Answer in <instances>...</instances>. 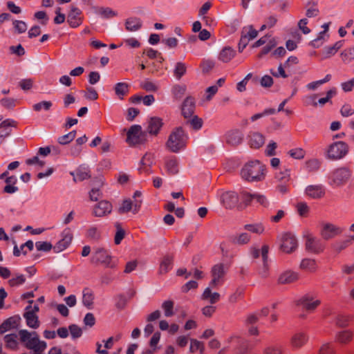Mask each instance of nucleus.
Masks as SVG:
<instances>
[{"mask_svg":"<svg viewBox=\"0 0 354 354\" xmlns=\"http://www.w3.org/2000/svg\"><path fill=\"white\" fill-rule=\"evenodd\" d=\"M262 354H283V350L281 345L270 344L263 348Z\"/></svg>","mask_w":354,"mask_h":354,"instance_id":"obj_41","label":"nucleus"},{"mask_svg":"<svg viewBox=\"0 0 354 354\" xmlns=\"http://www.w3.org/2000/svg\"><path fill=\"white\" fill-rule=\"evenodd\" d=\"M244 295V289L243 288H238L234 293H232L228 299L231 304H235L240 299H243Z\"/></svg>","mask_w":354,"mask_h":354,"instance_id":"obj_53","label":"nucleus"},{"mask_svg":"<svg viewBox=\"0 0 354 354\" xmlns=\"http://www.w3.org/2000/svg\"><path fill=\"white\" fill-rule=\"evenodd\" d=\"M245 230L252 233L261 234L264 232V226L262 223L247 224L244 226Z\"/></svg>","mask_w":354,"mask_h":354,"instance_id":"obj_50","label":"nucleus"},{"mask_svg":"<svg viewBox=\"0 0 354 354\" xmlns=\"http://www.w3.org/2000/svg\"><path fill=\"white\" fill-rule=\"evenodd\" d=\"M354 338V332L351 329H346L338 331L335 336V341L340 344L346 345L350 344Z\"/></svg>","mask_w":354,"mask_h":354,"instance_id":"obj_23","label":"nucleus"},{"mask_svg":"<svg viewBox=\"0 0 354 354\" xmlns=\"http://www.w3.org/2000/svg\"><path fill=\"white\" fill-rule=\"evenodd\" d=\"M197 350H198L200 351L201 354H204V351H205L204 343L202 342H200L196 339H190L189 351L191 353H194Z\"/></svg>","mask_w":354,"mask_h":354,"instance_id":"obj_45","label":"nucleus"},{"mask_svg":"<svg viewBox=\"0 0 354 354\" xmlns=\"http://www.w3.org/2000/svg\"><path fill=\"white\" fill-rule=\"evenodd\" d=\"M352 171L347 167H339L331 172L329 176L330 183L339 187L345 185L351 176Z\"/></svg>","mask_w":354,"mask_h":354,"instance_id":"obj_5","label":"nucleus"},{"mask_svg":"<svg viewBox=\"0 0 354 354\" xmlns=\"http://www.w3.org/2000/svg\"><path fill=\"white\" fill-rule=\"evenodd\" d=\"M165 167L169 173L176 174L178 171L176 157L168 158L165 160Z\"/></svg>","mask_w":354,"mask_h":354,"instance_id":"obj_39","label":"nucleus"},{"mask_svg":"<svg viewBox=\"0 0 354 354\" xmlns=\"http://www.w3.org/2000/svg\"><path fill=\"white\" fill-rule=\"evenodd\" d=\"M343 230L332 223H324L322 225L320 234L324 240H329L342 233Z\"/></svg>","mask_w":354,"mask_h":354,"instance_id":"obj_14","label":"nucleus"},{"mask_svg":"<svg viewBox=\"0 0 354 354\" xmlns=\"http://www.w3.org/2000/svg\"><path fill=\"white\" fill-rule=\"evenodd\" d=\"M93 292L88 289L84 288L82 292V304L88 309H92L93 308V300H94Z\"/></svg>","mask_w":354,"mask_h":354,"instance_id":"obj_36","label":"nucleus"},{"mask_svg":"<svg viewBox=\"0 0 354 354\" xmlns=\"http://www.w3.org/2000/svg\"><path fill=\"white\" fill-rule=\"evenodd\" d=\"M288 154L295 159H302L306 155L305 151L301 148H295L290 150Z\"/></svg>","mask_w":354,"mask_h":354,"instance_id":"obj_63","label":"nucleus"},{"mask_svg":"<svg viewBox=\"0 0 354 354\" xmlns=\"http://www.w3.org/2000/svg\"><path fill=\"white\" fill-rule=\"evenodd\" d=\"M112 204L108 201H101L96 204L93 209V214L97 217L106 216L112 212Z\"/></svg>","mask_w":354,"mask_h":354,"instance_id":"obj_17","label":"nucleus"},{"mask_svg":"<svg viewBox=\"0 0 354 354\" xmlns=\"http://www.w3.org/2000/svg\"><path fill=\"white\" fill-rule=\"evenodd\" d=\"M125 27L129 31H136L141 27L140 20L138 18H129L126 21Z\"/></svg>","mask_w":354,"mask_h":354,"instance_id":"obj_38","label":"nucleus"},{"mask_svg":"<svg viewBox=\"0 0 354 354\" xmlns=\"http://www.w3.org/2000/svg\"><path fill=\"white\" fill-rule=\"evenodd\" d=\"M306 194L314 199H318L324 197L325 195V189L322 185H308L306 188Z\"/></svg>","mask_w":354,"mask_h":354,"instance_id":"obj_29","label":"nucleus"},{"mask_svg":"<svg viewBox=\"0 0 354 354\" xmlns=\"http://www.w3.org/2000/svg\"><path fill=\"white\" fill-rule=\"evenodd\" d=\"M187 71V66L183 62H177L174 71V76L180 80Z\"/></svg>","mask_w":354,"mask_h":354,"instance_id":"obj_51","label":"nucleus"},{"mask_svg":"<svg viewBox=\"0 0 354 354\" xmlns=\"http://www.w3.org/2000/svg\"><path fill=\"white\" fill-rule=\"evenodd\" d=\"M6 186L3 187V192L6 194H12L18 192L19 188L16 185L17 178L15 176H10L5 178Z\"/></svg>","mask_w":354,"mask_h":354,"instance_id":"obj_33","label":"nucleus"},{"mask_svg":"<svg viewBox=\"0 0 354 354\" xmlns=\"http://www.w3.org/2000/svg\"><path fill=\"white\" fill-rule=\"evenodd\" d=\"M147 133L155 134V118L151 117L146 131H142L140 125H132L127 133L126 142L129 146H136L144 143L147 140Z\"/></svg>","mask_w":354,"mask_h":354,"instance_id":"obj_1","label":"nucleus"},{"mask_svg":"<svg viewBox=\"0 0 354 354\" xmlns=\"http://www.w3.org/2000/svg\"><path fill=\"white\" fill-rule=\"evenodd\" d=\"M259 319V313H250L246 315L244 324L245 326H254V324L258 322Z\"/></svg>","mask_w":354,"mask_h":354,"instance_id":"obj_57","label":"nucleus"},{"mask_svg":"<svg viewBox=\"0 0 354 354\" xmlns=\"http://www.w3.org/2000/svg\"><path fill=\"white\" fill-rule=\"evenodd\" d=\"M115 227L117 230L114 237V242L116 245H119L122 240L124 238L125 232L119 223H116L115 224Z\"/></svg>","mask_w":354,"mask_h":354,"instance_id":"obj_52","label":"nucleus"},{"mask_svg":"<svg viewBox=\"0 0 354 354\" xmlns=\"http://www.w3.org/2000/svg\"><path fill=\"white\" fill-rule=\"evenodd\" d=\"M155 156L153 153H147L142 157L141 160V166L139 168L140 173L145 174H152L153 171Z\"/></svg>","mask_w":354,"mask_h":354,"instance_id":"obj_18","label":"nucleus"},{"mask_svg":"<svg viewBox=\"0 0 354 354\" xmlns=\"http://www.w3.org/2000/svg\"><path fill=\"white\" fill-rule=\"evenodd\" d=\"M342 60L344 63H348L353 59H354V46L345 49L341 53Z\"/></svg>","mask_w":354,"mask_h":354,"instance_id":"obj_54","label":"nucleus"},{"mask_svg":"<svg viewBox=\"0 0 354 354\" xmlns=\"http://www.w3.org/2000/svg\"><path fill=\"white\" fill-rule=\"evenodd\" d=\"M73 235L70 229L64 230L62 232V239L55 244L54 250L57 252L65 250L71 243Z\"/></svg>","mask_w":354,"mask_h":354,"instance_id":"obj_27","label":"nucleus"},{"mask_svg":"<svg viewBox=\"0 0 354 354\" xmlns=\"http://www.w3.org/2000/svg\"><path fill=\"white\" fill-rule=\"evenodd\" d=\"M147 322H149L144 329V335L148 337L151 335L155 330V326L151 322L155 321V312H152L147 319Z\"/></svg>","mask_w":354,"mask_h":354,"instance_id":"obj_42","label":"nucleus"},{"mask_svg":"<svg viewBox=\"0 0 354 354\" xmlns=\"http://www.w3.org/2000/svg\"><path fill=\"white\" fill-rule=\"evenodd\" d=\"M306 168L310 172L316 171L320 167V162L317 159H311L306 162Z\"/></svg>","mask_w":354,"mask_h":354,"instance_id":"obj_59","label":"nucleus"},{"mask_svg":"<svg viewBox=\"0 0 354 354\" xmlns=\"http://www.w3.org/2000/svg\"><path fill=\"white\" fill-rule=\"evenodd\" d=\"M96 13L105 19L112 18L117 15V13L110 8H99L97 9Z\"/></svg>","mask_w":354,"mask_h":354,"instance_id":"obj_47","label":"nucleus"},{"mask_svg":"<svg viewBox=\"0 0 354 354\" xmlns=\"http://www.w3.org/2000/svg\"><path fill=\"white\" fill-rule=\"evenodd\" d=\"M90 171L88 167H80L76 170L75 176H74V180L82 181L90 178Z\"/></svg>","mask_w":354,"mask_h":354,"instance_id":"obj_40","label":"nucleus"},{"mask_svg":"<svg viewBox=\"0 0 354 354\" xmlns=\"http://www.w3.org/2000/svg\"><path fill=\"white\" fill-rule=\"evenodd\" d=\"M221 203L225 209L237 208L239 209V196L232 191L225 192L221 196Z\"/></svg>","mask_w":354,"mask_h":354,"instance_id":"obj_10","label":"nucleus"},{"mask_svg":"<svg viewBox=\"0 0 354 354\" xmlns=\"http://www.w3.org/2000/svg\"><path fill=\"white\" fill-rule=\"evenodd\" d=\"M239 209H243L247 206L250 205L251 203L255 199V194H251L246 190H242L239 194Z\"/></svg>","mask_w":354,"mask_h":354,"instance_id":"obj_32","label":"nucleus"},{"mask_svg":"<svg viewBox=\"0 0 354 354\" xmlns=\"http://www.w3.org/2000/svg\"><path fill=\"white\" fill-rule=\"evenodd\" d=\"M68 330L73 339L79 338L82 335V328L76 324H71L68 327Z\"/></svg>","mask_w":354,"mask_h":354,"instance_id":"obj_64","label":"nucleus"},{"mask_svg":"<svg viewBox=\"0 0 354 354\" xmlns=\"http://www.w3.org/2000/svg\"><path fill=\"white\" fill-rule=\"evenodd\" d=\"M220 294L218 292H212L210 287L206 288L201 295V299L203 300H207L211 304L217 303L220 300Z\"/></svg>","mask_w":354,"mask_h":354,"instance_id":"obj_35","label":"nucleus"},{"mask_svg":"<svg viewBox=\"0 0 354 354\" xmlns=\"http://www.w3.org/2000/svg\"><path fill=\"white\" fill-rule=\"evenodd\" d=\"M19 340L21 343L28 350L34 352H44L47 344L39 339V335L36 331H28L25 329L19 330Z\"/></svg>","mask_w":354,"mask_h":354,"instance_id":"obj_3","label":"nucleus"},{"mask_svg":"<svg viewBox=\"0 0 354 354\" xmlns=\"http://www.w3.org/2000/svg\"><path fill=\"white\" fill-rule=\"evenodd\" d=\"M114 91L115 94L121 99L128 93L129 84L124 82H119L115 85Z\"/></svg>","mask_w":354,"mask_h":354,"instance_id":"obj_43","label":"nucleus"},{"mask_svg":"<svg viewBox=\"0 0 354 354\" xmlns=\"http://www.w3.org/2000/svg\"><path fill=\"white\" fill-rule=\"evenodd\" d=\"M269 247L264 245L261 248V264L257 268V272L260 277L268 278L270 275V265L268 263Z\"/></svg>","mask_w":354,"mask_h":354,"instance_id":"obj_11","label":"nucleus"},{"mask_svg":"<svg viewBox=\"0 0 354 354\" xmlns=\"http://www.w3.org/2000/svg\"><path fill=\"white\" fill-rule=\"evenodd\" d=\"M91 263L93 265H102L105 267H113L112 257L109 252L103 248L94 249L91 257Z\"/></svg>","mask_w":354,"mask_h":354,"instance_id":"obj_6","label":"nucleus"},{"mask_svg":"<svg viewBox=\"0 0 354 354\" xmlns=\"http://www.w3.org/2000/svg\"><path fill=\"white\" fill-rule=\"evenodd\" d=\"M241 176L248 182L261 181L265 178L266 167L259 160H251L244 165Z\"/></svg>","mask_w":354,"mask_h":354,"instance_id":"obj_2","label":"nucleus"},{"mask_svg":"<svg viewBox=\"0 0 354 354\" xmlns=\"http://www.w3.org/2000/svg\"><path fill=\"white\" fill-rule=\"evenodd\" d=\"M53 106V103L50 101H41L39 103L35 104L32 106V109L35 111H40L41 109L48 111Z\"/></svg>","mask_w":354,"mask_h":354,"instance_id":"obj_58","label":"nucleus"},{"mask_svg":"<svg viewBox=\"0 0 354 354\" xmlns=\"http://www.w3.org/2000/svg\"><path fill=\"white\" fill-rule=\"evenodd\" d=\"M276 178L281 183H288L290 179V171L285 169L276 174Z\"/></svg>","mask_w":354,"mask_h":354,"instance_id":"obj_61","label":"nucleus"},{"mask_svg":"<svg viewBox=\"0 0 354 354\" xmlns=\"http://www.w3.org/2000/svg\"><path fill=\"white\" fill-rule=\"evenodd\" d=\"M142 203V200L140 199H133V201L125 199L119 207L118 212L120 214H124L131 211L134 214H137L140 210Z\"/></svg>","mask_w":354,"mask_h":354,"instance_id":"obj_15","label":"nucleus"},{"mask_svg":"<svg viewBox=\"0 0 354 354\" xmlns=\"http://www.w3.org/2000/svg\"><path fill=\"white\" fill-rule=\"evenodd\" d=\"M297 306H301L305 310L313 313L321 304V301L317 299L312 294H306L295 301Z\"/></svg>","mask_w":354,"mask_h":354,"instance_id":"obj_8","label":"nucleus"},{"mask_svg":"<svg viewBox=\"0 0 354 354\" xmlns=\"http://www.w3.org/2000/svg\"><path fill=\"white\" fill-rule=\"evenodd\" d=\"M16 126L17 122L10 119H6L0 124V144L3 143L6 138L11 134L10 127H15Z\"/></svg>","mask_w":354,"mask_h":354,"instance_id":"obj_24","label":"nucleus"},{"mask_svg":"<svg viewBox=\"0 0 354 354\" xmlns=\"http://www.w3.org/2000/svg\"><path fill=\"white\" fill-rule=\"evenodd\" d=\"M299 279L297 272L291 270H286L281 273L278 278L279 284H288L297 281Z\"/></svg>","mask_w":354,"mask_h":354,"instance_id":"obj_30","label":"nucleus"},{"mask_svg":"<svg viewBox=\"0 0 354 354\" xmlns=\"http://www.w3.org/2000/svg\"><path fill=\"white\" fill-rule=\"evenodd\" d=\"M306 249L312 253L319 254L324 250V245L320 239L311 234L306 236Z\"/></svg>","mask_w":354,"mask_h":354,"instance_id":"obj_16","label":"nucleus"},{"mask_svg":"<svg viewBox=\"0 0 354 354\" xmlns=\"http://www.w3.org/2000/svg\"><path fill=\"white\" fill-rule=\"evenodd\" d=\"M349 245H351V239H346L333 243L332 244V248L334 251L339 253L346 248Z\"/></svg>","mask_w":354,"mask_h":354,"instance_id":"obj_49","label":"nucleus"},{"mask_svg":"<svg viewBox=\"0 0 354 354\" xmlns=\"http://www.w3.org/2000/svg\"><path fill=\"white\" fill-rule=\"evenodd\" d=\"M26 324L30 328L36 329L39 326L38 316L30 311H26L24 314Z\"/></svg>","mask_w":354,"mask_h":354,"instance_id":"obj_37","label":"nucleus"},{"mask_svg":"<svg viewBox=\"0 0 354 354\" xmlns=\"http://www.w3.org/2000/svg\"><path fill=\"white\" fill-rule=\"evenodd\" d=\"M195 109L194 99L192 97H187L182 105V114L185 118L191 117Z\"/></svg>","mask_w":354,"mask_h":354,"instance_id":"obj_31","label":"nucleus"},{"mask_svg":"<svg viewBox=\"0 0 354 354\" xmlns=\"http://www.w3.org/2000/svg\"><path fill=\"white\" fill-rule=\"evenodd\" d=\"M187 140V136L183 128L177 127L170 134L167 147L171 151L177 153L185 147Z\"/></svg>","mask_w":354,"mask_h":354,"instance_id":"obj_4","label":"nucleus"},{"mask_svg":"<svg viewBox=\"0 0 354 354\" xmlns=\"http://www.w3.org/2000/svg\"><path fill=\"white\" fill-rule=\"evenodd\" d=\"M319 354H335V348L332 343L323 344L319 349Z\"/></svg>","mask_w":354,"mask_h":354,"instance_id":"obj_56","label":"nucleus"},{"mask_svg":"<svg viewBox=\"0 0 354 354\" xmlns=\"http://www.w3.org/2000/svg\"><path fill=\"white\" fill-rule=\"evenodd\" d=\"M174 303L171 300H167L163 302L162 304V308L165 317H169L174 315Z\"/></svg>","mask_w":354,"mask_h":354,"instance_id":"obj_48","label":"nucleus"},{"mask_svg":"<svg viewBox=\"0 0 354 354\" xmlns=\"http://www.w3.org/2000/svg\"><path fill=\"white\" fill-rule=\"evenodd\" d=\"M76 136V131H72L69 132L68 133L58 138L57 142L60 145H66L70 143L71 141H73Z\"/></svg>","mask_w":354,"mask_h":354,"instance_id":"obj_55","label":"nucleus"},{"mask_svg":"<svg viewBox=\"0 0 354 354\" xmlns=\"http://www.w3.org/2000/svg\"><path fill=\"white\" fill-rule=\"evenodd\" d=\"M243 140V134L238 129L231 130L225 134V140L228 145L237 146Z\"/></svg>","mask_w":354,"mask_h":354,"instance_id":"obj_28","label":"nucleus"},{"mask_svg":"<svg viewBox=\"0 0 354 354\" xmlns=\"http://www.w3.org/2000/svg\"><path fill=\"white\" fill-rule=\"evenodd\" d=\"M174 259V253L165 254L160 260V265L158 268V274L164 275L167 274L173 268Z\"/></svg>","mask_w":354,"mask_h":354,"instance_id":"obj_19","label":"nucleus"},{"mask_svg":"<svg viewBox=\"0 0 354 354\" xmlns=\"http://www.w3.org/2000/svg\"><path fill=\"white\" fill-rule=\"evenodd\" d=\"M300 268L309 272H314L316 270V262L314 259H304L300 263Z\"/></svg>","mask_w":354,"mask_h":354,"instance_id":"obj_44","label":"nucleus"},{"mask_svg":"<svg viewBox=\"0 0 354 354\" xmlns=\"http://www.w3.org/2000/svg\"><path fill=\"white\" fill-rule=\"evenodd\" d=\"M308 335L305 332H297L290 338V344L293 350H297L303 347L308 341Z\"/></svg>","mask_w":354,"mask_h":354,"instance_id":"obj_21","label":"nucleus"},{"mask_svg":"<svg viewBox=\"0 0 354 354\" xmlns=\"http://www.w3.org/2000/svg\"><path fill=\"white\" fill-rule=\"evenodd\" d=\"M349 318L346 315H339L335 319V325L339 328H346L349 324Z\"/></svg>","mask_w":354,"mask_h":354,"instance_id":"obj_60","label":"nucleus"},{"mask_svg":"<svg viewBox=\"0 0 354 354\" xmlns=\"http://www.w3.org/2000/svg\"><path fill=\"white\" fill-rule=\"evenodd\" d=\"M211 273L212 279L209 283L210 287L216 288L217 286L223 284L224 281L223 278L225 274L224 265L223 263H218L214 266Z\"/></svg>","mask_w":354,"mask_h":354,"instance_id":"obj_12","label":"nucleus"},{"mask_svg":"<svg viewBox=\"0 0 354 354\" xmlns=\"http://www.w3.org/2000/svg\"><path fill=\"white\" fill-rule=\"evenodd\" d=\"M248 142L250 148L259 149L265 143V137L259 132H250L248 136Z\"/></svg>","mask_w":354,"mask_h":354,"instance_id":"obj_22","label":"nucleus"},{"mask_svg":"<svg viewBox=\"0 0 354 354\" xmlns=\"http://www.w3.org/2000/svg\"><path fill=\"white\" fill-rule=\"evenodd\" d=\"M17 335L16 334H8L4 337V340L6 342V346L8 348L10 349H16L18 346V343L17 341Z\"/></svg>","mask_w":354,"mask_h":354,"instance_id":"obj_46","label":"nucleus"},{"mask_svg":"<svg viewBox=\"0 0 354 354\" xmlns=\"http://www.w3.org/2000/svg\"><path fill=\"white\" fill-rule=\"evenodd\" d=\"M258 35V31L256 30L252 26L244 27L241 32V37L239 43V50L242 52L243 50L248 45L250 40L254 39Z\"/></svg>","mask_w":354,"mask_h":354,"instance_id":"obj_13","label":"nucleus"},{"mask_svg":"<svg viewBox=\"0 0 354 354\" xmlns=\"http://www.w3.org/2000/svg\"><path fill=\"white\" fill-rule=\"evenodd\" d=\"M82 11L77 7L72 6L67 16V22L71 28L80 26L83 21Z\"/></svg>","mask_w":354,"mask_h":354,"instance_id":"obj_20","label":"nucleus"},{"mask_svg":"<svg viewBox=\"0 0 354 354\" xmlns=\"http://www.w3.org/2000/svg\"><path fill=\"white\" fill-rule=\"evenodd\" d=\"M21 322V317L19 315L12 316L6 319L0 325V334H3L8 330L17 328Z\"/></svg>","mask_w":354,"mask_h":354,"instance_id":"obj_25","label":"nucleus"},{"mask_svg":"<svg viewBox=\"0 0 354 354\" xmlns=\"http://www.w3.org/2000/svg\"><path fill=\"white\" fill-rule=\"evenodd\" d=\"M236 55V50L230 46L224 47L219 53L218 59L223 63L230 62Z\"/></svg>","mask_w":354,"mask_h":354,"instance_id":"obj_34","label":"nucleus"},{"mask_svg":"<svg viewBox=\"0 0 354 354\" xmlns=\"http://www.w3.org/2000/svg\"><path fill=\"white\" fill-rule=\"evenodd\" d=\"M86 236L91 240L97 241L100 239L101 234L96 227H91L87 231Z\"/></svg>","mask_w":354,"mask_h":354,"instance_id":"obj_62","label":"nucleus"},{"mask_svg":"<svg viewBox=\"0 0 354 354\" xmlns=\"http://www.w3.org/2000/svg\"><path fill=\"white\" fill-rule=\"evenodd\" d=\"M298 241L294 234L286 232L281 236L280 249L286 254H290L296 250Z\"/></svg>","mask_w":354,"mask_h":354,"instance_id":"obj_9","label":"nucleus"},{"mask_svg":"<svg viewBox=\"0 0 354 354\" xmlns=\"http://www.w3.org/2000/svg\"><path fill=\"white\" fill-rule=\"evenodd\" d=\"M348 151V147L345 142H335L328 147L326 156L330 160H338L344 158Z\"/></svg>","mask_w":354,"mask_h":354,"instance_id":"obj_7","label":"nucleus"},{"mask_svg":"<svg viewBox=\"0 0 354 354\" xmlns=\"http://www.w3.org/2000/svg\"><path fill=\"white\" fill-rule=\"evenodd\" d=\"M337 91L335 88L330 89L327 93L326 96L325 97L320 98L318 102L316 101L317 95L314 94L308 97V100L309 102H307V105L312 104L314 106H317V103H319L320 105L323 106L326 102H329L330 100L336 95Z\"/></svg>","mask_w":354,"mask_h":354,"instance_id":"obj_26","label":"nucleus"}]
</instances>
